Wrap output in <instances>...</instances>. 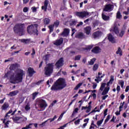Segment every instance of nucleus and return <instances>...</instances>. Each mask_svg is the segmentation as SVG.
Returning <instances> with one entry per match:
<instances>
[{
	"mask_svg": "<svg viewBox=\"0 0 129 129\" xmlns=\"http://www.w3.org/2000/svg\"><path fill=\"white\" fill-rule=\"evenodd\" d=\"M66 86H67V84L65 79L60 78L54 83L50 89L52 91H57L64 89Z\"/></svg>",
	"mask_w": 129,
	"mask_h": 129,
	"instance_id": "f257e3e1",
	"label": "nucleus"
},
{
	"mask_svg": "<svg viewBox=\"0 0 129 129\" xmlns=\"http://www.w3.org/2000/svg\"><path fill=\"white\" fill-rule=\"evenodd\" d=\"M24 71L20 70V72L13 74L10 76V83L16 84V83H20L23 82V76H24Z\"/></svg>",
	"mask_w": 129,
	"mask_h": 129,
	"instance_id": "f03ea898",
	"label": "nucleus"
},
{
	"mask_svg": "<svg viewBox=\"0 0 129 129\" xmlns=\"http://www.w3.org/2000/svg\"><path fill=\"white\" fill-rule=\"evenodd\" d=\"M25 24L17 23L13 28V31L15 34H19L20 36L25 35Z\"/></svg>",
	"mask_w": 129,
	"mask_h": 129,
	"instance_id": "7ed1b4c3",
	"label": "nucleus"
},
{
	"mask_svg": "<svg viewBox=\"0 0 129 129\" xmlns=\"http://www.w3.org/2000/svg\"><path fill=\"white\" fill-rule=\"evenodd\" d=\"M39 25L38 24H31L29 25L27 28V33L29 34V35H36L38 36L39 35L38 31V27Z\"/></svg>",
	"mask_w": 129,
	"mask_h": 129,
	"instance_id": "20e7f679",
	"label": "nucleus"
},
{
	"mask_svg": "<svg viewBox=\"0 0 129 129\" xmlns=\"http://www.w3.org/2000/svg\"><path fill=\"white\" fill-rule=\"evenodd\" d=\"M54 72V63H48L46 67L44 68V74L47 77L52 75V73Z\"/></svg>",
	"mask_w": 129,
	"mask_h": 129,
	"instance_id": "39448f33",
	"label": "nucleus"
},
{
	"mask_svg": "<svg viewBox=\"0 0 129 129\" xmlns=\"http://www.w3.org/2000/svg\"><path fill=\"white\" fill-rule=\"evenodd\" d=\"M76 16H77V17H79V18L83 19V18L88 17L89 16V13L86 11L76 12Z\"/></svg>",
	"mask_w": 129,
	"mask_h": 129,
	"instance_id": "423d86ee",
	"label": "nucleus"
},
{
	"mask_svg": "<svg viewBox=\"0 0 129 129\" xmlns=\"http://www.w3.org/2000/svg\"><path fill=\"white\" fill-rule=\"evenodd\" d=\"M63 65H64V58L63 57L60 58L55 64L56 69H60Z\"/></svg>",
	"mask_w": 129,
	"mask_h": 129,
	"instance_id": "0eeeda50",
	"label": "nucleus"
},
{
	"mask_svg": "<svg viewBox=\"0 0 129 129\" xmlns=\"http://www.w3.org/2000/svg\"><path fill=\"white\" fill-rule=\"evenodd\" d=\"M57 118V115H54L53 118H49L47 120H45V121L43 122L42 123L39 124V127H44V126H46V123L48 122V121L50 120V122H52L54 121L55 119Z\"/></svg>",
	"mask_w": 129,
	"mask_h": 129,
	"instance_id": "6e6552de",
	"label": "nucleus"
},
{
	"mask_svg": "<svg viewBox=\"0 0 129 129\" xmlns=\"http://www.w3.org/2000/svg\"><path fill=\"white\" fill-rule=\"evenodd\" d=\"M113 7V6H112V5L111 4H106L103 10V12H111L112 11Z\"/></svg>",
	"mask_w": 129,
	"mask_h": 129,
	"instance_id": "1a4fd4ad",
	"label": "nucleus"
},
{
	"mask_svg": "<svg viewBox=\"0 0 129 129\" xmlns=\"http://www.w3.org/2000/svg\"><path fill=\"white\" fill-rule=\"evenodd\" d=\"M39 104L40 108H43L44 109H45V108L48 106V104H47L46 101L43 99L39 101Z\"/></svg>",
	"mask_w": 129,
	"mask_h": 129,
	"instance_id": "9d476101",
	"label": "nucleus"
},
{
	"mask_svg": "<svg viewBox=\"0 0 129 129\" xmlns=\"http://www.w3.org/2000/svg\"><path fill=\"white\" fill-rule=\"evenodd\" d=\"M91 52L95 54H98L101 52V48L99 46H95L92 49Z\"/></svg>",
	"mask_w": 129,
	"mask_h": 129,
	"instance_id": "9b49d317",
	"label": "nucleus"
},
{
	"mask_svg": "<svg viewBox=\"0 0 129 129\" xmlns=\"http://www.w3.org/2000/svg\"><path fill=\"white\" fill-rule=\"evenodd\" d=\"M21 113L16 114L13 117L12 119L14 122H16V123H19V121H20V116L19 115H21Z\"/></svg>",
	"mask_w": 129,
	"mask_h": 129,
	"instance_id": "f8f14e48",
	"label": "nucleus"
},
{
	"mask_svg": "<svg viewBox=\"0 0 129 129\" xmlns=\"http://www.w3.org/2000/svg\"><path fill=\"white\" fill-rule=\"evenodd\" d=\"M69 33H70V30L64 28L63 31L60 34L61 36H63V37H67L69 35Z\"/></svg>",
	"mask_w": 129,
	"mask_h": 129,
	"instance_id": "ddd939ff",
	"label": "nucleus"
},
{
	"mask_svg": "<svg viewBox=\"0 0 129 129\" xmlns=\"http://www.w3.org/2000/svg\"><path fill=\"white\" fill-rule=\"evenodd\" d=\"M28 72L29 74L28 76H29V77H32V76L36 73V71H34V69L32 68H29L28 69Z\"/></svg>",
	"mask_w": 129,
	"mask_h": 129,
	"instance_id": "4468645a",
	"label": "nucleus"
},
{
	"mask_svg": "<svg viewBox=\"0 0 129 129\" xmlns=\"http://www.w3.org/2000/svg\"><path fill=\"white\" fill-rule=\"evenodd\" d=\"M10 107V103L8 102H5L1 107L2 110H7Z\"/></svg>",
	"mask_w": 129,
	"mask_h": 129,
	"instance_id": "2eb2a0df",
	"label": "nucleus"
},
{
	"mask_svg": "<svg viewBox=\"0 0 129 129\" xmlns=\"http://www.w3.org/2000/svg\"><path fill=\"white\" fill-rule=\"evenodd\" d=\"M102 74V73H98V76L96 77L97 79H95V81H96V82H97V83H99V82L101 81L102 79L101 78H103V76H100V75H101Z\"/></svg>",
	"mask_w": 129,
	"mask_h": 129,
	"instance_id": "dca6fc26",
	"label": "nucleus"
},
{
	"mask_svg": "<svg viewBox=\"0 0 129 129\" xmlns=\"http://www.w3.org/2000/svg\"><path fill=\"white\" fill-rule=\"evenodd\" d=\"M63 38H60L59 39L55 40L53 44L56 46H60V45H62V44H63Z\"/></svg>",
	"mask_w": 129,
	"mask_h": 129,
	"instance_id": "f3484780",
	"label": "nucleus"
},
{
	"mask_svg": "<svg viewBox=\"0 0 129 129\" xmlns=\"http://www.w3.org/2000/svg\"><path fill=\"white\" fill-rule=\"evenodd\" d=\"M76 38L78 39H85L86 36L83 34V32H79L76 36Z\"/></svg>",
	"mask_w": 129,
	"mask_h": 129,
	"instance_id": "a211bd4d",
	"label": "nucleus"
},
{
	"mask_svg": "<svg viewBox=\"0 0 129 129\" xmlns=\"http://www.w3.org/2000/svg\"><path fill=\"white\" fill-rule=\"evenodd\" d=\"M108 40L111 43H115V39L111 34H109L108 35Z\"/></svg>",
	"mask_w": 129,
	"mask_h": 129,
	"instance_id": "6ab92c4d",
	"label": "nucleus"
},
{
	"mask_svg": "<svg viewBox=\"0 0 129 129\" xmlns=\"http://www.w3.org/2000/svg\"><path fill=\"white\" fill-rule=\"evenodd\" d=\"M84 30L86 35H90V33H91V27L90 26H87Z\"/></svg>",
	"mask_w": 129,
	"mask_h": 129,
	"instance_id": "aec40b11",
	"label": "nucleus"
},
{
	"mask_svg": "<svg viewBox=\"0 0 129 129\" xmlns=\"http://www.w3.org/2000/svg\"><path fill=\"white\" fill-rule=\"evenodd\" d=\"M92 36L95 39L98 38L101 36V32L98 31L97 32H94L92 34Z\"/></svg>",
	"mask_w": 129,
	"mask_h": 129,
	"instance_id": "412c9836",
	"label": "nucleus"
},
{
	"mask_svg": "<svg viewBox=\"0 0 129 129\" xmlns=\"http://www.w3.org/2000/svg\"><path fill=\"white\" fill-rule=\"evenodd\" d=\"M113 32L116 34V35H117V34L119 33V30L118 29V27H117V25L114 24L113 27Z\"/></svg>",
	"mask_w": 129,
	"mask_h": 129,
	"instance_id": "4be33fe9",
	"label": "nucleus"
},
{
	"mask_svg": "<svg viewBox=\"0 0 129 129\" xmlns=\"http://www.w3.org/2000/svg\"><path fill=\"white\" fill-rule=\"evenodd\" d=\"M125 102H123V103H121L120 104V106L119 107V111H117L115 112L116 115H119L120 114V112L121 111V109L123 107V105L124 104Z\"/></svg>",
	"mask_w": 129,
	"mask_h": 129,
	"instance_id": "5701e85b",
	"label": "nucleus"
},
{
	"mask_svg": "<svg viewBox=\"0 0 129 129\" xmlns=\"http://www.w3.org/2000/svg\"><path fill=\"white\" fill-rule=\"evenodd\" d=\"M34 124L35 127H38V124L37 123H29L28 125H27L25 127H23L22 129H29L31 128V126Z\"/></svg>",
	"mask_w": 129,
	"mask_h": 129,
	"instance_id": "b1692460",
	"label": "nucleus"
},
{
	"mask_svg": "<svg viewBox=\"0 0 129 129\" xmlns=\"http://www.w3.org/2000/svg\"><path fill=\"white\" fill-rule=\"evenodd\" d=\"M19 66L20 65L17 63L12 64L10 66V70H16Z\"/></svg>",
	"mask_w": 129,
	"mask_h": 129,
	"instance_id": "393cba45",
	"label": "nucleus"
},
{
	"mask_svg": "<svg viewBox=\"0 0 129 129\" xmlns=\"http://www.w3.org/2000/svg\"><path fill=\"white\" fill-rule=\"evenodd\" d=\"M18 93H19V91L18 90H15L12 92H10L9 93V94H8V95L9 96H10L11 97H13V96H16V95H17L18 94Z\"/></svg>",
	"mask_w": 129,
	"mask_h": 129,
	"instance_id": "a878e982",
	"label": "nucleus"
},
{
	"mask_svg": "<svg viewBox=\"0 0 129 129\" xmlns=\"http://www.w3.org/2000/svg\"><path fill=\"white\" fill-rule=\"evenodd\" d=\"M102 19L104 21H108L109 20V16L105 15V13H104V12H102Z\"/></svg>",
	"mask_w": 129,
	"mask_h": 129,
	"instance_id": "bb28decb",
	"label": "nucleus"
},
{
	"mask_svg": "<svg viewBox=\"0 0 129 129\" xmlns=\"http://www.w3.org/2000/svg\"><path fill=\"white\" fill-rule=\"evenodd\" d=\"M109 87H106V88H105L102 93V95H105L106 94H107V93H108V92L109 91Z\"/></svg>",
	"mask_w": 129,
	"mask_h": 129,
	"instance_id": "cd10ccee",
	"label": "nucleus"
},
{
	"mask_svg": "<svg viewBox=\"0 0 129 129\" xmlns=\"http://www.w3.org/2000/svg\"><path fill=\"white\" fill-rule=\"evenodd\" d=\"M116 54H117V55H118L119 54V56H122V50L120 47H119L117 48V50L116 52Z\"/></svg>",
	"mask_w": 129,
	"mask_h": 129,
	"instance_id": "c85d7f7f",
	"label": "nucleus"
},
{
	"mask_svg": "<svg viewBox=\"0 0 129 129\" xmlns=\"http://www.w3.org/2000/svg\"><path fill=\"white\" fill-rule=\"evenodd\" d=\"M27 121V118L25 117L20 116L19 121L18 122V123H20V122H24V121Z\"/></svg>",
	"mask_w": 129,
	"mask_h": 129,
	"instance_id": "c756f323",
	"label": "nucleus"
},
{
	"mask_svg": "<svg viewBox=\"0 0 129 129\" xmlns=\"http://www.w3.org/2000/svg\"><path fill=\"white\" fill-rule=\"evenodd\" d=\"M12 112H13V110L10 109L9 112L8 113H7V114H6V116L5 117V119L3 120V123H5V121H6V117H10V115H9V114H10V113H12Z\"/></svg>",
	"mask_w": 129,
	"mask_h": 129,
	"instance_id": "7c9ffc66",
	"label": "nucleus"
},
{
	"mask_svg": "<svg viewBox=\"0 0 129 129\" xmlns=\"http://www.w3.org/2000/svg\"><path fill=\"white\" fill-rule=\"evenodd\" d=\"M105 85H106V83H102L101 84V87L100 88V90H101V91H103V89L105 88Z\"/></svg>",
	"mask_w": 129,
	"mask_h": 129,
	"instance_id": "2f4dec72",
	"label": "nucleus"
},
{
	"mask_svg": "<svg viewBox=\"0 0 129 129\" xmlns=\"http://www.w3.org/2000/svg\"><path fill=\"white\" fill-rule=\"evenodd\" d=\"M49 24H50V19L48 18H45L44 20V24L49 25Z\"/></svg>",
	"mask_w": 129,
	"mask_h": 129,
	"instance_id": "473e14b6",
	"label": "nucleus"
},
{
	"mask_svg": "<svg viewBox=\"0 0 129 129\" xmlns=\"http://www.w3.org/2000/svg\"><path fill=\"white\" fill-rule=\"evenodd\" d=\"M96 60V58H93L90 61H88L89 65H93L94 61Z\"/></svg>",
	"mask_w": 129,
	"mask_h": 129,
	"instance_id": "72a5a7b5",
	"label": "nucleus"
},
{
	"mask_svg": "<svg viewBox=\"0 0 129 129\" xmlns=\"http://www.w3.org/2000/svg\"><path fill=\"white\" fill-rule=\"evenodd\" d=\"M77 24V21L75 20H73L72 21H70V26H75Z\"/></svg>",
	"mask_w": 129,
	"mask_h": 129,
	"instance_id": "f704fd0d",
	"label": "nucleus"
},
{
	"mask_svg": "<svg viewBox=\"0 0 129 129\" xmlns=\"http://www.w3.org/2000/svg\"><path fill=\"white\" fill-rule=\"evenodd\" d=\"M114 81V77L111 76L110 80L108 82L110 84H112V83Z\"/></svg>",
	"mask_w": 129,
	"mask_h": 129,
	"instance_id": "c9c22d12",
	"label": "nucleus"
},
{
	"mask_svg": "<svg viewBox=\"0 0 129 129\" xmlns=\"http://www.w3.org/2000/svg\"><path fill=\"white\" fill-rule=\"evenodd\" d=\"M103 120H104V118H102L101 120L97 121V124L98 126H100L101 124L103 122Z\"/></svg>",
	"mask_w": 129,
	"mask_h": 129,
	"instance_id": "e433bc0d",
	"label": "nucleus"
},
{
	"mask_svg": "<svg viewBox=\"0 0 129 129\" xmlns=\"http://www.w3.org/2000/svg\"><path fill=\"white\" fill-rule=\"evenodd\" d=\"M48 28L49 29L50 33H52L54 31V25H50L48 26Z\"/></svg>",
	"mask_w": 129,
	"mask_h": 129,
	"instance_id": "4c0bfd02",
	"label": "nucleus"
},
{
	"mask_svg": "<svg viewBox=\"0 0 129 129\" xmlns=\"http://www.w3.org/2000/svg\"><path fill=\"white\" fill-rule=\"evenodd\" d=\"M121 17L122 16H121V14L120 13V11H118L116 14V19H120Z\"/></svg>",
	"mask_w": 129,
	"mask_h": 129,
	"instance_id": "58836bf2",
	"label": "nucleus"
},
{
	"mask_svg": "<svg viewBox=\"0 0 129 129\" xmlns=\"http://www.w3.org/2000/svg\"><path fill=\"white\" fill-rule=\"evenodd\" d=\"M98 69V64L95 63L93 67V71H96Z\"/></svg>",
	"mask_w": 129,
	"mask_h": 129,
	"instance_id": "ea45409f",
	"label": "nucleus"
},
{
	"mask_svg": "<svg viewBox=\"0 0 129 129\" xmlns=\"http://www.w3.org/2000/svg\"><path fill=\"white\" fill-rule=\"evenodd\" d=\"M79 110V109H78V108H76L73 112V113L72 114V116H74L75 113H77V112H78Z\"/></svg>",
	"mask_w": 129,
	"mask_h": 129,
	"instance_id": "a19ab883",
	"label": "nucleus"
},
{
	"mask_svg": "<svg viewBox=\"0 0 129 129\" xmlns=\"http://www.w3.org/2000/svg\"><path fill=\"white\" fill-rule=\"evenodd\" d=\"M39 94L38 92H34L32 94V99L33 100H35V98L37 97V95Z\"/></svg>",
	"mask_w": 129,
	"mask_h": 129,
	"instance_id": "79ce46f5",
	"label": "nucleus"
},
{
	"mask_svg": "<svg viewBox=\"0 0 129 129\" xmlns=\"http://www.w3.org/2000/svg\"><path fill=\"white\" fill-rule=\"evenodd\" d=\"M109 119H110V115H108L107 118L105 119L104 124H106Z\"/></svg>",
	"mask_w": 129,
	"mask_h": 129,
	"instance_id": "37998d69",
	"label": "nucleus"
},
{
	"mask_svg": "<svg viewBox=\"0 0 129 129\" xmlns=\"http://www.w3.org/2000/svg\"><path fill=\"white\" fill-rule=\"evenodd\" d=\"M92 48H93V45H88L87 46V47H86V48H84V50H91V49H92Z\"/></svg>",
	"mask_w": 129,
	"mask_h": 129,
	"instance_id": "c03bdc74",
	"label": "nucleus"
},
{
	"mask_svg": "<svg viewBox=\"0 0 129 129\" xmlns=\"http://www.w3.org/2000/svg\"><path fill=\"white\" fill-rule=\"evenodd\" d=\"M64 113H65V112H63V113H62L60 114V115L59 116L58 118L57 119V121H60V120H61V119H62V117H63V115H64Z\"/></svg>",
	"mask_w": 129,
	"mask_h": 129,
	"instance_id": "a18cd8bd",
	"label": "nucleus"
},
{
	"mask_svg": "<svg viewBox=\"0 0 129 129\" xmlns=\"http://www.w3.org/2000/svg\"><path fill=\"white\" fill-rule=\"evenodd\" d=\"M59 21H58L57 20L56 21L54 24L52 25V26H53V27H56V28H58V26H59Z\"/></svg>",
	"mask_w": 129,
	"mask_h": 129,
	"instance_id": "49530a36",
	"label": "nucleus"
},
{
	"mask_svg": "<svg viewBox=\"0 0 129 129\" xmlns=\"http://www.w3.org/2000/svg\"><path fill=\"white\" fill-rule=\"evenodd\" d=\"M119 84L121 86V88H123V86L124 85V81L120 80L119 81Z\"/></svg>",
	"mask_w": 129,
	"mask_h": 129,
	"instance_id": "de8ad7c7",
	"label": "nucleus"
},
{
	"mask_svg": "<svg viewBox=\"0 0 129 129\" xmlns=\"http://www.w3.org/2000/svg\"><path fill=\"white\" fill-rule=\"evenodd\" d=\"M25 109L26 111H28V110H30L31 109V107H30V105H29V104L27 105H26L25 107Z\"/></svg>",
	"mask_w": 129,
	"mask_h": 129,
	"instance_id": "09e8293b",
	"label": "nucleus"
},
{
	"mask_svg": "<svg viewBox=\"0 0 129 129\" xmlns=\"http://www.w3.org/2000/svg\"><path fill=\"white\" fill-rule=\"evenodd\" d=\"M82 85V83H79L74 88L75 90H77Z\"/></svg>",
	"mask_w": 129,
	"mask_h": 129,
	"instance_id": "8fccbe9b",
	"label": "nucleus"
},
{
	"mask_svg": "<svg viewBox=\"0 0 129 129\" xmlns=\"http://www.w3.org/2000/svg\"><path fill=\"white\" fill-rule=\"evenodd\" d=\"M82 85V83H79L74 88L75 90H77Z\"/></svg>",
	"mask_w": 129,
	"mask_h": 129,
	"instance_id": "3c124183",
	"label": "nucleus"
},
{
	"mask_svg": "<svg viewBox=\"0 0 129 129\" xmlns=\"http://www.w3.org/2000/svg\"><path fill=\"white\" fill-rule=\"evenodd\" d=\"M80 59H81V55H76L75 56V60L79 61V60H80Z\"/></svg>",
	"mask_w": 129,
	"mask_h": 129,
	"instance_id": "603ef678",
	"label": "nucleus"
},
{
	"mask_svg": "<svg viewBox=\"0 0 129 129\" xmlns=\"http://www.w3.org/2000/svg\"><path fill=\"white\" fill-rule=\"evenodd\" d=\"M108 110V109H106L104 110V117L103 118H105V116H106V115H107V111Z\"/></svg>",
	"mask_w": 129,
	"mask_h": 129,
	"instance_id": "864d4df0",
	"label": "nucleus"
},
{
	"mask_svg": "<svg viewBox=\"0 0 129 129\" xmlns=\"http://www.w3.org/2000/svg\"><path fill=\"white\" fill-rule=\"evenodd\" d=\"M13 60H14V58L11 57V58H8V59H6L5 60V62L7 63V62H11V61H13Z\"/></svg>",
	"mask_w": 129,
	"mask_h": 129,
	"instance_id": "5fc2aeb1",
	"label": "nucleus"
},
{
	"mask_svg": "<svg viewBox=\"0 0 129 129\" xmlns=\"http://www.w3.org/2000/svg\"><path fill=\"white\" fill-rule=\"evenodd\" d=\"M31 10L32 11V13H36L37 12V8L35 7H32Z\"/></svg>",
	"mask_w": 129,
	"mask_h": 129,
	"instance_id": "6e6d98bb",
	"label": "nucleus"
},
{
	"mask_svg": "<svg viewBox=\"0 0 129 129\" xmlns=\"http://www.w3.org/2000/svg\"><path fill=\"white\" fill-rule=\"evenodd\" d=\"M123 35H124V31H121V32H120L119 36V37H123Z\"/></svg>",
	"mask_w": 129,
	"mask_h": 129,
	"instance_id": "4d7b16f0",
	"label": "nucleus"
},
{
	"mask_svg": "<svg viewBox=\"0 0 129 129\" xmlns=\"http://www.w3.org/2000/svg\"><path fill=\"white\" fill-rule=\"evenodd\" d=\"M23 12L24 13H28V12H29V8H28L27 7H25L23 9Z\"/></svg>",
	"mask_w": 129,
	"mask_h": 129,
	"instance_id": "13d9d810",
	"label": "nucleus"
},
{
	"mask_svg": "<svg viewBox=\"0 0 129 129\" xmlns=\"http://www.w3.org/2000/svg\"><path fill=\"white\" fill-rule=\"evenodd\" d=\"M48 4H49V1H48L47 0H45L44 1V6L46 8H48Z\"/></svg>",
	"mask_w": 129,
	"mask_h": 129,
	"instance_id": "bf43d9fd",
	"label": "nucleus"
},
{
	"mask_svg": "<svg viewBox=\"0 0 129 129\" xmlns=\"http://www.w3.org/2000/svg\"><path fill=\"white\" fill-rule=\"evenodd\" d=\"M100 111V110L98 109V110H92V111L90 112V113H93V112H99Z\"/></svg>",
	"mask_w": 129,
	"mask_h": 129,
	"instance_id": "052dcab7",
	"label": "nucleus"
},
{
	"mask_svg": "<svg viewBox=\"0 0 129 129\" xmlns=\"http://www.w3.org/2000/svg\"><path fill=\"white\" fill-rule=\"evenodd\" d=\"M74 123L75 124H79V123H80V119L76 120Z\"/></svg>",
	"mask_w": 129,
	"mask_h": 129,
	"instance_id": "680f3d73",
	"label": "nucleus"
},
{
	"mask_svg": "<svg viewBox=\"0 0 129 129\" xmlns=\"http://www.w3.org/2000/svg\"><path fill=\"white\" fill-rule=\"evenodd\" d=\"M107 97H108V95H106L102 97V100H105V99H106V98H107Z\"/></svg>",
	"mask_w": 129,
	"mask_h": 129,
	"instance_id": "e2e57ef3",
	"label": "nucleus"
},
{
	"mask_svg": "<svg viewBox=\"0 0 129 129\" xmlns=\"http://www.w3.org/2000/svg\"><path fill=\"white\" fill-rule=\"evenodd\" d=\"M42 82H43V80H40V81H38L37 82H36L35 84L36 85H40L41 83H42Z\"/></svg>",
	"mask_w": 129,
	"mask_h": 129,
	"instance_id": "0e129e2a",
	"label": "nucleus"
},
{
	"mask_svg": "<svg viewBox=\"0 0 129 129\" xmlns=\"http://www.w3.org/2000/svg\"><path fill=\"white\" fill-rule=\"evenodd\" d=\"M123 14H124V15H128L129 14V8H127V11H124L123 12Z\"/></svg>",
	"mask_w": 129,
	"mask_h": 129,
	"instance_id": "69168bd1",
	"label": "nucleus"
},
{
	"mask_svg": "<svg viewBox=\"0 0 129 129\" xmlns=\"http://www.w3.org/2000/svg\"><path fill=\"white\" fill-rule=\"evenodd\" d=\"M9 122H10V120L7 121L5 123V127H9Z\"/></svg>",
	"mask_w": 129,
	"mask_h": 129,
	"instance_id": "338daca9",
	"label": "nucleus"
},
{
	"mask_svg": "<svg viewBox=\"0 0 129 129\" xmlns=\"http://www.w3.org/2000/svg\"><path fill=\"white\" fill-rule=\"evenodd\" d=\"M47 7L45 6H42L41 7L42 10H44V12H47Z\"/></svg>",
	"mask_w": 129,
	"mask_h": 129,
	"instance_id": "774afa93",
	"label": "nucleus"
}]
</instances>
